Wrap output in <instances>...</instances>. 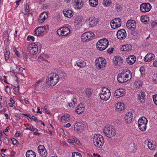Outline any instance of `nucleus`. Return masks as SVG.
Returning <instances> with one entry per match:
<instances>
[{
    "mask_svg": "<svg viewBox=\"0 0 157 157\" xmlns=\"http://www.w3.org/2000/svg\"><path fill=\"white\" fill-rule=\"evenodd\" d=\"M132 78V73L129 70L123 71L117 76L118 82L121 83L126 82Z\"/></svg>",
    "mask_w": 157,
    "mask_h": 157,
    "instance_id": "1",
    "label": "nucleus"
},
{
    "mask_svg": "<svg viewBox=\"0 0 157 157\" xmlns=\"http://www.w3.org/2000/svg\"><path fill=\"white\" fill-rule=\"evenodd\" d=\"M59 81V76L56 73H51L48 75L46 79V84L53 86Z\"/></svg>",
    "mask_w": 157,
    "mask_h": 157,
    "instance_id": "2",
    "label": "nucleus"
},
{
    "mask_svg": "<svg viewBox=\"0 0 157 157\" xmlns=\"http://www.w3.org/2000/svg\"><path fill=\"white\" fill-rule=\"evenodd\" d=\"M93 142L95 146L101 148L104 144V140L102 136L99 134H96L93 137Z\"/></svg>",
    "mask_w": 157,
    "mask_h": 157,
    "instance_id": "3",
    "label": "nucleus"
},
{
    "mask_svg": "<svg viewBox=\"0 0 157 157\" xmlns=\"http://www.w3.org/2000/svg\"><path fill=\"white\" fill-rule=\"evenodd\" d=\"M108 44L109 41L107 39H101L97 42L96 47L98 50L102 51L105 50Z\"/></svg>",
    "mask_w": 157,
    "mask_h": 157,
    "instance_id": "4",
    "label": "nucleus"
},
{
    "mask_svg": "<svg viewBox=\"0 0 157 157\" xmlns=\"http://www.w3.org/2000/svg\"><path fill=\"white\" fill-rule=\"evenodd\" d=\"M103 132L105 135L108 138L113 137L115 135L116 131L111 126H106L104 129Z\"/></svg>",
    "mask_w": 157,
    "mask_h": 157,
    "instance_id": "5",
    "label": "nucleus"
},
{
    "mask_svg": "<svg viewBox=\"0 0 157 157\" xmlns=\"http://www.w3.org/2000/svg\"><path fill=\"white\" fill-rule=\"evenodd\" d=\"M111 93L110 90L107 88L104 87L101 92L100 94V98L103 100L107 101L110 98Z\"/></svg>",
    "mask_w": 157,
    "mask_h": 157,
    "instance_id": "6",
    "label": "nucleus"
},
{
    "mask_svg": "<svg viewBox=\"0 0 157 157\" xmlns=\"http://www.w3.org/2000/svg\"><path fill=\"white\" fill-rule=\"evenodd\" d=\"M147 120L145 117L140 118L138 122V126L139 129L142 131H145L146 129V124Z\"/></svg>",
    "mask_w": 157,
    "mask_h": 157,
    "instance_id": "7",
    "label": "nucleus"
},
{
    "mask_svg": "<svg viewBox=\"0 0 157 157\" xmlns=\"http://www.w3.org/2000/svg\"><path fill=\"white\" fill-rule=\"evenodd\" d=\"M58 35L60 36H65L69 35L70 33V30L67 27H63L59 29L57 31Z\"/></svg>",
    "mask_w": 157,
    "mask_h": 157,
    "instance_id": "8",
    "label": "nucleus"
},
{
    "mask_svg": "<svg viewBox=\"0 0 157 157\" xmlns=\"http://www.w3.org/2000/svg\"><path fill=\"white\" fill-rule=\"evenodd\" d=\"M106 62V60L103 58L100 57L96 59L95 61L96 68L100 69L104 68L105 67Z\"/></svg>",
    "mask_w": 157,
    "mask_h": 157,
    "instance_id": "9",
    "label": "nucleus"
},
{
    "mask_svg": "<svg viewBox=\"0 0 157 157\" xmlns=\"http://www.w3.org/2000/svg\"><path fill=\"white\" fill-rule=\"evenodd\" d=\"M121 24V20L119 18H116L111 21V26L113 29H116L120 27Z\"/></svg>",
    "mask_w": 157,
    "mask_h": 157,
    "instance_id": "10",
    "label": "nucleus"
},
{
    "mask_svg": "<svg viewBox=\"0 0 157 157\" xmlns=\"http://www.w3.org/2000/svg\"><path fill=\"white\" fill-rule=\"evenodd\" d=\"M151 6L148 3H143L140 6V10L142 12H145L149 11L151 9Z\"/></svg>",
    "mask_w": 157,
    "mask_h": 157,
    "instance_id": "11",
    "label": "nucleus"
},
{
    "mask_svg": "<svg viewBox=\"0 0 157 157\" xmlns=\"http://www.w3.org/2000/svg\"><path fill=\"white\" fill-rule=\"evenodd\" d=\"M117 38L120 40H123L126 36V33L125 30L123 29L118 30L117 33Z\"/></svg>",
    "mask_w": 157,
    "mask_h": 157,
    "instance_id": "12",
    "label": "nucleus"
},
{
    "mask_svg": "<svg viewBox=\"0 0 157 157\" xmlns=\"http://www.w3.org/2000/svg\"><path fill=\"white\" fill-rule=\"evenodd\" d=\"M136 23L133 20H129L127 21L126 23V26L128 29L133 30L136 28Z\"/></svg>",
    "mask_w": 157,
    "mask_h": 157,
    "instance_id": "13",
    "label": "nucleus"
},
{
    "mask_svg": "<svg viewBox=\"0 0 157 157\" xmlns=\"http://www.w3.org/2000/svg\"><path fill=\"white\" fill-rule=\"evenodd\" d=\"M38 150L41 156L45 157L47 155V153L45 147L43 145H40L38 147Z\"/></svg>",
    "mask_w": 157,
    "mask_h": 157,
    "instance_id": "14",
    "label": "nucleus"
},
{
    "mask_svg": "<svg viewBox=\"0 0 157 157\" xmlns=\"http://www.w3.org/2000/svg\"><path fill=\"white\" fill-rule=\"evenodd\" d=\"M84 128V124H81L80 123H76L74 125V130L77 132H81L83 130Z\"/></svg>",
    "mask_w": 157,
    "mask_h": 157,
    "instance_id": "15",
    "label": "nucleus"
},
{
    "mask_svg": "<svg viewBox=\"0 0 157 157\" xmlns=\"http://www.w3.org/2000/svg\"><path fill=\"white\" fill-rule=\"evenodd\" d=\"M48 17V14L47 12H44L41 13L39 19V22L42 23Z\"/></svg>",
    "mask_w": 157,
    "mask_h": 157,
    "instance_id": "16",
    "label": "nucleus"
},
{
    "mask_svg": "<svg viewBox=\"0 0 157 157\" xmlns=\"http://www.w3.org/2000/svg\"><path fill=\"white\" fill-rule=\"evenodd\" d=\"M113 63L116 65H121L123 62V60L122 58L119 56H117L113 59Z\"/></svg>",
    "mask_w": 157,
    "mask_h": 157,
    "instance_id": "17",
    "label": "nucleus"
},
{
    "mask_svg": "<svg viewBox=\"0 0 157 157\" xmlns=\"http://www.w3.org/2000/svg\"><path fill=\"white\" fill-rule=\"evenodd\" d=\"M88 22L90 27L94 26L98 23V21L95 18H89L87 21V22Z\"/></svg>",
    "mask_w": 157,
    "mask_h": 157,
    "instance_id": "18",
    "label": "nucleus"
},
{
    "mask_svg": "<svg viewBox=\"0 0 157 157\" xmlns=\"http://www.w3.org/2000/svg\"><path fill=\"white\" fill-rule=\"evenodd\" d=\"M155 56L151 53L147 54L144 57V60L145 61L149 62L155 59Z\"/></svg>",
    "mask_w": 157,
    "mask_h": 157,
    "instance_id": "19",
    "label": "nucleus"
},
{
    "mask_svg": "<svg viewBox=\"0 0 157 157\" xmlns=\"http://www.w3.org/2000/svg\"><path fill=\"white\" fill-rule=\"evenodd\" d=\"M89 33L86 32L83 33L81 36V40L82 41H86L90 39Z\"/></svg>",
    "mask_w": 157,
    "mask_h": 157,
    "instance_id": "20",
    "label": "nucleus"
},
{
    "mask_svg": "<svg viewBox=\"0 0 157 157\" xmlns=\"http://www.w3.org/2000/svg\"><path fill=\"white\" fill-rule=\"evenodd\" d=\"M132 117V114L131 112H129L125 115L124 118L128 123H129L131 122Z\"/></svg>",
    "mask_w": 157,
    "mask_h": 157,
    "instance_id": "21",
    "label": "nucleus"
},
{
    "mask_svg": "<svg viewBox=\"0 0 157 157\" xmlns=\"http://www.w3.org/2000/svg\"><path fill=\"white\" fill-rule=\"evenodd\" d=\"M126 60L127 63L131 65L135 63L136 60V58L134 56H131L127 58Z\"/></svg>",
    "mask_w": 157,
    "mask_h": 157,
    "instance_id": "22",
    "label": "nucleus"
},
{
    "mask_svg": "<svg viewBox=\"0 0 157 157\" xmlns=\"http://www.w3.org/2000/svg\"><path fill=\"white\" fill-rule=\"evenodd\" d=\"M27 50V52H29V53L32 55H35L38 51V48L37 47H36V48H32V47H28Z\"/></svg>",
    "mask_w": 157,
    "mask_h": 157,
    "instance_id": "23",
    "label": "nucleus"
},
{
    "mask_svg": "<svg viewBox=\"0 0 157 157\" xmlns=\"http://www.w3.org/2000/svg\"><path fill=\"white\" fill-rule=\"evenodd\" d=\"M75 8L78 9H81L83 5V2L79 0H75L74 2Z\"/></svg>",
    "mask_w": 157,
    "mask_h": 157,
    "instance_id": "24",
    "label": "nucleus"
},
{
    "mask_svg": "<svg viewBox=\"0 0 157 157\" xmlns=\"http://www.w3.org/2000/svg\"><path fill=\"white\" fill-rule=\"evenodd\" d=\"M116 109L119 111L124 110V105L121 102H118L115 105Z\"/></svg>",
    "mask_w": 157,
    "mask_h": 157,
    "instance_id": "25",
    "label": "nucleus"
},
{
    "mask_svg": "<svg viewBox=\"0 0 157 157\" xmlns=\"http://www.w3.org/2000/svg\"><path fill=\"white\" fill-rule=\"evenodd\" d=\"M77 108L76 112L78 114H80L83 113L85 110V107L82 104H79Z\"/></svg>",
    "mask_w": 157,
    "mask_h": 157,
    "instance_id": "26",
    "label": "nucleus"
},
{
    "mask_svg": "<svg viewBox=\"0 0 157 157\" xmlns=\"http://www.w3.org/2000/svg\"><path fill=\"white\" fill-rule=\"evenodd\" d=\"M64 16L67 17H71L73 15V12L71 10H64L63 12Z\"/></svg>",
    "mask_w": 157,
    "mask_h": 157,
    "instance_id": "27",
    "label": "nucleus"
},
{
    "mask_svg": "<svg viewBox=\"0 0 157 157\" xmlns=\"http://www.w3.org/2000/svg\"><path fill=\"white\" fill-rule=\"evenodd\" d=\"M93 90L92 89L90 88H87L85 90V93L86 97L88 98H89L91 96L92 94Z\"/></svg>",
    "mask_w": 157,
    "mask_h": 157,
    "instance_id": "28",
    "label": "nucleus"
},
{
    "mask_svg": "<svg viewBox=\"0 0 157 157\" xmlns=\"http://www.w3.org/2000/svg\"><path fill=\"white\" fill-rule=\"evenodd\" d=\"M132 47L131 45L127 44L123 45L121 48V51H129L132 50Z\"/></svg>",
    "mask_w": 157,
    "mask_h": 157,
    "instance_id": "29",
    "label": "nucleus"
},
{
    "mask_svg": "<svg viewBox=\"0 0 157 157\" xmlns=\"http://www.w3.org/2000/svg\"><path fill=\"white\" fill-rule=\"evenodd\" d=\"M26 157H36V155L35 152L32 150H28L26 153Z\"/></svg>",
    "mask_w": 157,
    "mask_h": 157,
    "instance_id": "30",
    "label": "nucleus"
},
{
    "mask_svg": "<svg viewBox=\"0 0 157 157\" xmlns=\"http://www.w3.org/2000/svg\"><path fill=\"white\" fill-rule=\"evenodd\" d=\"M83 19V18L82 16H77L75 18V20L74 21L75 24H76V25H78L82 22Z\"/></svg>",
    "mask_w": 157,
    "mask_h": 157,
    "instance_id": "31",
    "label": "nucleus"
},
{
    "mask_svg": "<svg viewBox=\"0 0 157 157\" xmlns=\"http://www.w3.org/2000/svg\"><path fill=\"white\" fill-rule=\"evenodd\" d=\"M90 5V6L93 7H95L98 3V0H89Z\"/></svg>",
    "mask_w": 157,
    "mask_h": 157,
    "instance_id": "32",
    "label": "nucleus"
},
{
    "mask_svg": "<svg viewBox=\"0 0 157 157\" xmlns=\"http://www.w3.org/2000/svg\"><path fill=\"white\" fill-rule=\"evenodd\" d=\"M147 145L148 147L151 150H155L156 147V145L153 144V143L151 142H148Z\"/></svg>",
    "mask_w": 157,
    "mask_h": 157,
    "instance_id": "33",
    "label": "nucleus"
},
{
    "mask_svg": "<svg viewBox=\"0 0 157 157\" xmlns=\"http://www.w3.org/2000/svg\"><path fill=\"white\" fill-rule=\"evenodd\" d=\"M69 117L68 114H65L61 118L62 122L67 121L69 120Z\"/></svg>",
    "mask_w": 157,
    "mask_h": 157,
    "instance_id": "34",
    "label": "nucleus"
},
{
    "mask_svg": "<svg viewBox=\"0 0 157 157\" xmlns=\"http://www.w3.org/2000/svg\"><path fill=\"white\" fill-rule=\"evenodd\" d=\"M142 97V100L140 101V102L142 103H144L145 101V93L143 92H140V94H139Z\"/></svg>",
    "mask_w": 157,
    "mask_h": 157,
    "instance_id": "35",
    "label": "nucleus"
},
{
    "mask_svg": "<svg viewBox=\"0 0 157 157\" xmlns=\"http://www.w3.org/2000/svg\"><path fill=\"white\" fill-rule=\"evenodd\" d=\"M77 65L79 67L82 68L85 67L86 65V63L84 61L82 62H76Z\"/></svg>",
    "mask_w": 157,
    "mask_h": 157,
    "instance_id": "36",
    "label": "nucleus"
},
{
    "mask_svg": "<svg viewBox=\"0 0 157 157\" xmlns=\"http://www.w3.org/2000/svg\"><path fill=\"white\" fill-rule=\"evenodd\" d=\"M35 34L37 36H42L44 34L42 32L40 31V29L38 28L37 29H36L35 31Z\"/></svg>",
    "mask_w": 157,
    "mask_h": 157,
    "instance_id": "37",
    "label": "nucleus"
},
{
    "mask_svg": "<svg viewBox=\"0 0 157 157\" xmlns=\"http://www.w3.org/2000/svg\"><path fill=\"white\" fill-rule=\"evenodd\" d=\"M148 17L147 16H142L141 17V21L144 23L147 22Z\"/></svg>",
    "mask_w": 157,
    "mask_h": 157,
    "instance_id": "38",
    "label": "nucleus"
},
{
    "mask_svg": "<svg viewBox=\"0 0 157 157\" xmlns=\"http://www.w3.org/2000/svg\"><path fill=\"white\" fill-rule=\"evenodd\" d=\"M76 101H77V99L76 98H74L72 100V102L71 103H68L69 107H71L74 106L75 105Z\"/></svg>",
    "mask_w": 157,
    "mask_h": 157,
    "instance_id": "39",
    "label": "nucleus"
},
{
    "mask_svg": "<svg viewBox=\"0 0 157 157\" xmlns=\"http://www.w3.org/2000/svg\"><path fill=\"white\" fill-rule=\"evenodd\" d=\"M119 91V89L115 91L114 94V96L117 98L122 96L121 94L120 93Z\"/></svg>",
    "mask_w": 157,
    "mask_h": 157,
    "instance_id": "40",
    "label": "nucleus"
},
{
    "mask_svg": "<svg viewBox=\"0 0 157 157\" xmlns=\"http://www.w3.org/2000/svg\"><path fill=\"white\" fill-rule=\"evenodd\" d=\"M72 157H82V156L79 153L74 152L72 153Z\"/></svg>",
    "mask_w": 157,
    "mask_h": 157,
    "instance_id": "41",
    "label": "nucleus"
},
{
    "mask_svg": "<svg viewBox=\"0 0 157 157\" xmlns=\"http://www.w3.org/2000/svg\"><path fill=\"white\" fill-rule=\"evenodd\" d=\"M114 7L117 11H120L122 9V7L118 4H116Z\"/></svg>",
    "mask_w": 157,
    "mask_h": 157,
    "instance_id": "42",
    "label": "nucleus"
},
{
    "mask_svg": "<svg viewBox=\"0 0 157 157\" xmlns=\"http://www.w3.org/2000/svg\"><path fill=\"white\" fill-rule=\"evenodd\" d=\"M111 2H109V0H104L103 4L106 6H109L110 5Z\"/></svg>",
    "mask_w": 157,
    "mask_h": 157,
    "instance_id": "43",
    "label": "nucleus"
},
{
    "mask_svg": "<svg viewBox=\"0 0 157 157\" xmlns=\"http://www.w3.org/2000/svg\"><path fill=\"white\" fill-rule=\"evenodd\" d=\"M58 75L59 76V78H64L66 75V74L65 72H61Z\"/></svg>",
    "mask_w": 157,
    "mask_h": 157,
    "instance_id": "44",
    "label": "nucleus"
},
{
    "mask_svg": "<svg viewBox=\"0 0 157 157\" xmlns=\"http://www.w3.org/2000/svg\"><path fill=\"white\" fill-rule=\"evenodd\" d=\"M10 101L11 103H8V105L11 107H13V104L15 103V102L12 98H10Z\"/></svg>",
    "mask_w": 157,
    "mask_h": 157,
    "instance_id": "45",
    "label": "nucleus"
},
{
    "mask_svg": "<svg viewBox=\"0 0 157 157\" xmlns=\"http://www.w3.org/2000/svg\"><path fill=\"white\" fill-rule=\"evenodd\" d=\"M39 29H40V31L41 32H42L43 34L44 35V33L46 29V27L45 26H41L38 27Z\"/></svg>",
    "mask_w": 157,
    "mask_h": 157,
    "instance_id": "46",
    "label": "nucleus"
},
{
    "mask_svg": "<svg viewBox=\"0 0 157 157\" xmlns=\"http://www.w3.org/2000/svg\"><path fill=\"white\" fill-rule=\"evenodd\" d=\"M11 141H12V144L13 145H17L18 144V142L17 140L14 138H12L11 139Z\"/></svg>",
    "mask_w": 157,
    "mask_h": 157,
    "instance_id": "47",
    "label": "nucleus"
},
{
    "mask_svg": "<svg viewBox=\"0 0 157 157\" xmlns=\"http://www.w3.org/2000/svg\"><path fill=\"white\" fill-rule=\"evenodd\" d=\"M153 98L154 103L157 105V94L154 95L153 96Z\"/></svg>",
    "mask_w": 157,
    "mask_h": 157,
    "instance_id": "48",
    "label": "nucleus"
},
{
    "mask_svg": "<svg viewBox=\"0 0 157 157\" xmlns=\"http://www.w3.org/2000/svg\"><path fill=\"white\" fill-rule=\"evenodd\" d=\"M119 90L120 91V93L121 94L122 96H124L125 95V90L124 89H119Z\"/></svg>",
    "mask_w": 157,
    "mask_h": 157,
    "instance_id": "49",
    "label": "nucleus"
},
{
    "mask_svg": "<svg viewBox=\"0 0 157 157\" xmlns=\"http://www.w3.org/2000/svg\"><path fill=\"white\" fill-rule=\"evenodd\" d=\"M32 131L34 132V134L35 135H40V133L37 132L38 129L36 128H34Z\"/></svg>",
    "mask_w": 157,
    "mask_h": 157,
    "instance_id": "50",
    "label": "nucleus"
},
{
    "mask_svg": "<svg viewBox=\"0 0 157 157\" xmlns=\"http://www.w3.org/2000/svg\"><path fill=\"white\" fill-rule=\"evenodd\" d=\"M74 143L75 142L78 145H80V141L77 139L75 137H74L73 138Z\"/></svg>",
    "mask_w": 157,
    "mask_h": 157,
    "instance_id": "51",
    "label": "nucleus"
},
{
    "mask_svg": "<svg viewBox=\"0 0 157 157\" xmlns=\"http://www.w3.org/2000/svg\"><path fill=\"white\" fill-rule=\"evenodd\" d=\"M27 40L29 41L30 40H32L33 41H34L35 40V38L34 36H29L27 37Z\"/></svg>",
    "mask_w": 157,
    "mask_h": 157,
    "instance_id": "52",
    "label": "nucleus"
},
{
    "mask_svg": "<svg viewBox=\"0 0 157 157\" xmlns=\"http://www.w3.org/2000/svg\"><path fill=\"white\" fill-rule=\"evenodd\" d=\"M13 51L15 53L16 55L18 57H20V54H19V52L16 50L15 48H13Z\"/></svg>",
    "mask_w": 157,
    "mask_h": 157,
    "instance_id": "53",
    "label": "nucleus"
},
{
    "mask_svg": "<svg viewBox=\"0 0 157 157\" xmlns=\"http://www.w3.org/2000/svg\"><path fill=\"white\" fill-rule=\"evenodd\" d=\"M34 128L33 127V126L32 125L31 126H28L26 128V129L27 130H29L31 131H32L33 130Z\"/></svg>",
    "mask_w": 157,
    "mask_h": 157,
    "instance_id": "54",
    "label": "nucleus"
},
{
    "mask_svg": "<svg viewBox=\"0 0 157 157\" xmlns=\"http://www.w3.org/2000/svg\"><path fill=\"white\" fill-rule=\"evenodd\" d=\"M30 119L32 120H33L36 122H38L39 121L37 119V118L36 117H35L34 116H33L30 118Z\"/></svg>",
    "mask_w": 157,
    "mask_h": 157,
    "instance_id": "55",
    "label": "nucleus"
},
{
    "mask_svg": "<svg viewBox=\"0 0 157 157\" xmlns=\"http://www.w3.org/2000/svg\"><path fill=\"white\" fill-rule=\"evenodd\" d=\"M28 47H32V48H38L37 45L35 43H33L31 45H30Z\"/></svg>",
    "mask_w": 157,
    "mask_h": 157,
    "instance_id": "56",
    "label": "nucleus"
},
{
    "mask_svg": "<svg viewBox=\"0 0 157 157\" xmlns=\"http://www.w3.org/2000/svg\"><path fill=\"white\" fill-rule=\"evenodd\" d=\"M140 71L141 72V75H143L144 72L145 70L144 69V68L143 67H141L140 69Z\"/></svg>",
    "mask_w": 157,
    "mask_h": 157,
    "instance_id": "57",
    "label": "nucleus"
},
{
    "mask_svg": "<svg viewBox=\"0 0 157 157\" xmlns=\"http://www.w3.org/2000/svg\"><path fill=\"white\" fill-rule=\"evenodd\" d=\"M114 50V48H111L108 49L107 51V52L109 53H113Z\"/></svg>",
    "mask_w": 157,
    "mask_h": 157,
    "instance_id": "58",
    "label": "nucleus"
},
{
    "mask_svg": "<svg viewBox=\"0 0 157 157\" xmlns=\"http://www.w3.org/2000/svg\"><path fill=\"white\" fill-rule=\"evenodd\" d=\"M25 9L26 11L27 12H29L30 9L29 8V5H28L27 4H26V5Z\"/></svg>",
    "mask_w": 157,
    "mask_h": 157,
    "instance_id": "59",
    "label": "nucleus"
},
{
    "mask_svg": "<svg viewBox=\"0 0 157 157\" xmlns=\"http://www.w3.org/2000/svg\"><path fill=\"white\" fill-rule=\"evenodd\" d=\"M88 33H89V34L90 35V39H91V37L93 38L94 36L95 35L93 33L90 32H88Z\"/></svg>",
    "mask_w": 157,
    "mask_h": 157,
    "instance_id": "60",
    "label": "nucleus"
},
{
    "mask_svg": "<svg viewBox=\"0 0 157 157\" xmlns=\"http://www.w3.org/2000/svg\"><path fill=\"white\" fill-rule=\"evenodd\" d=\"M9 55L7 54H4L5 58L6 61H7L9 58Z\"/></svg>",
    "mask_w": 157,
    "mask_h": 157,
    "instance_id": "61",
    "label": "nucleus"
},
{
    "mask_svg": "<svg viewBox=\"0 0 157 157\" xmlns=\"http://www.w3.org/2000/svg\"><path fill=\"white\" fill-rule=\"evenodd\" d=\"M154 78H155L154 79L153 82L155 83H157V74L155 75Z\"/></svg>",
    "mask_w": 157,
    "mask_h": 157,
    "instance_id": "62",
    "label": "nucleus"
},
{
    "mask_svg": "<svg viewBox=\"0 0 157 157\" xmlns=\"http://www.w3.org/2000/svg\"><path fill=\"white\" fill-rule=\"evenodd\" d=\"M151 25L153 26H155L157 25V21H155L151 23Z\"/></svg>",
    "mask_w": 157,
    "mask_h": 157,
    "instance_id": "63",
    "label": "nucleus"
},
{
    "mask_svg": "<svg viewBox=\"0 0 157 157\" xmlns=\"http://www.w3.org/2000/svg\"><path fill=\"white\" fill-rule=\"evenodd\" d=\"M41 82V80H39V81H38L35 84V87L36 88H37V86H38V84H39V83Z\"/></svg>",
    "mask_w": 157,
    "mask_h": 157,
    "instance_id": "64",
    "label": "nucleus"
}]
</instances>
